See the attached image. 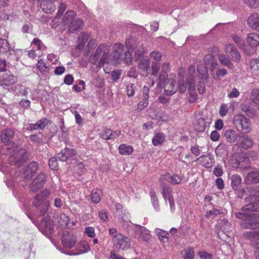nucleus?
Here are the masks:
<instances>
[{"mask_svg": "<svg viewBox=\"0 0 259 259\" xmlns=\"http://www.w3.org/2000/svg\"><path fill=\"white\" fill-rule=\"evenodd\" d=\"M83 25V21L80 19H74L66 26L69 32L74 33L79 29Z\"/></svg>", "mask_w": 259, "mask_h": 259, "instance_id": "c85d7f7f", "label": "nucleus"}, {"mask_svg": "<svg viewBox=\"0 0 259 259\" xmlns=\"http://www.w3.org/2000/svg\"><path fill=\"white\" fill-rule=\"evenodd\" d=\"M165 140V136L162 133H156L152 139V144L158 146L162 144Z\"/></svg>", "mask_w": 259, "mask_h": 259, "instance_id": "4c0bfd02", "label": "nucleus"}, {"mask_svg": "<svg viewBox=\"0 0 259 259\" xmlns=\"http://www.w3.org/2000/svg\"><path fill=\"white\" fill-rule=\"evenodd\" d=\"M38 168L37 162L32 161L25 168L24 171V178L26 180H30L34 175Z\"/></svg>", "mask_w": 259, "mask_h": 259, "instance_id": "a211bd4d", "label": "nucleus"}, {"mask_svg": "<svg viewBox=\"0 0 259 259\" xmlns=\"http://www.w3.org/2000/svg\"><path fill=\"white\" fill-rule=\"evenodd\" d=\"M250 98L253 103L259 105V90H253L251 92Z\"/></svg>", "mask_w": 259, "mask_h": 259, "instance_id": "13d9d810", "label": "nucleus"}, {"mask_svg": "<svg viewBox=\"0 0 259 259\" xmlns=\"http://www.w3.org/2000/svg\"><path fill=\"white\" fill-rule=\"evenodd\" d=\"M169 63L167 62H164L162 65L161 70L158 77V82L156 85L157 92L161 91L162 89V84L168 76L167 72L169 71Z\"/></svg>", "mask_w": 259, "mask_h": 259, "instance_id": "9d476101", "label": "nucleus"}, {"mask_svg": "<svg viewBox=\"0 0 259 259\" xmlns=\"http://www.w3.org/2000/svg\"><path fill=\"white\" fill-rule=\"evenodd\" d=\"M125 44L128 51L132 52L136 49L135 55L137 59L140 58L145 53L144 48L142 46H138L135 38L130 37L126 39Z\"/></svg>", "mask_w": 259, "mask_h": 259, "instance_id": "39448f33", "label": "nucleus"}, {"mask_svg": "<svg viewBox=\"0 0 259 259\" xmlns=\"http://www.w3.org/2000/svg\"><path fill=\"white\" fill-rule=\"evenodd\" d=\"M188 83L190 84V88L191 89V91L189 92L188 100L189 102L191 103H193L196 102L197 98V93L195 91V85L194 83V81H189L188 80Z\"/></svg>", "mask_w": 259, "mask_h": 259, "instance_id": "72a5a7b5", "label": "nucleus"}, {"mask_svg": "<svg viewBox=\"0 0 259 259\" xmlns=\"http://www.w3.org/2000/svg\"><path fill=\"white\" fill-rule=\"evenodd\" d=\"M231 186L233 189L238 190L241 185V178L238 175H233L231 177Z\"/></svg>", "mask_w": 259, "mask_h": 259, "instance_id": "a19ab883", "label": "nucleus"}, {"mask_svg": "<svg viewBox=\"0 0 259 259\" xmlns=\"http://www.w3.org/2000/svg\"><path fill=\"white\" fill-rule=\"evenodd\" d=\"M137 228L135 230V235L137 238H141L142 240L148 241L151 238V235L149 231L145 227L135 225Z\"/></svg>", "mask_w": 259, "mask_h": 259, "instance_id": "6ab92c4d", "label": "nucleus"}, {"mask_svg": "<svg viewBox=\"0 0 259 259\" xmlns=\"http://www.w3.org/2000/svg\"><path fill=\"white\" fill-rule=\"evenodd\" d=\"M50 195V192L45 189L34 197L32 204L37 208L40 217L44 215L48 210L50 203L47 199Z\"/></svg>", "mask_w": 259, "mask_h": 259, "instance_id": "f03ea898", "label": "nucleus"}, {"mask_svg": "<svg viewBox=\"0 0 259 259\" xmlns=\"http://www.w3.org/2000/svg\"><path fill=\"white\" fill-rule=\"evenodd\" d=\"M160 69L159 64H156L155 63H152L151 69L152 73L151 77L149 78L150 85L153 86L155 82L158 80L157 75Z\"/></svg>", "mask_w": 259, "mask_h": 259, "instance_id": "cd10ccee", "label": "nucleus"}, {"mask_svg": "<svg viewBox=\"0 0 259 259\" xmlns=\"http://www.w3.org/2000/svg\"><path fill=\"white\" fill-rule=\"evenodd\" d=\"M202 166L205 167H209L211 166V160L206 156L202 155L198 158L196 160Z\"/></svg>", "mask_w": 259, "mask_h": 259, "instance_id": "864d4df0", "label": "nucleus"}, {"mask_svg": "<svg viewBox=\"0 0 259 259\" xmlns=\"http://www.w3.org/2000/svg\"><path fill=\"white\" fill-rule=\"evenodd\" d=\"M17 81V77L12 74L10 71H6L1 75L0 84L4 89L10 90L9 87Z\"/></svg>", "mask_w": 259, "mask_h": 259, "instance_id": "423d86ee", "label": "nucleus"}, {"mask_svg": "<svg viewBox=\"0 0 259 259\" xmlns=\"http://www.w3.org/2000/svg\"><path fill=\"white\" fill-rule=\"evenodd\" d=\"M76 154V151L72 148H64L57 154L58 160L61 161H66L69 158Z\"/></svg>", "mask_w": 259, "mask_h": 259, "instance_id": "f3484780", "label": "nucleus"}, {"mask_svg": "<svg viewBox=\"0 0 259 259\" xmlns=\"http://www.w3.org/2000/svg\"><path fill=\"white\" fill-rule=\"evenodd\" d=\"M194 128L198 132H203L205 128V121L203 118L198 119L194 123Z\"/></svg>", "mask_w": 259, "mask_h": 259, "instance_id": "603ef678", "label": "nucleus"}, {"mask_svg": "<svg viewBox=\"0 0 259 259\" xmlns=\"http://www.w3.org/2000/svg\"><path fill=\"white\" fill-rule=\"evenodd\" d=\"M136 86L134 83H130L126 86V94L128 97H132L135 94Z\"/></svg>", "mask_w": 259, "mask_h": 259, "instance_id": "052dcab7", "label": "nucleus"}, {"mask_svg": "<svg viewBox=\"0 0 259 259\" xmlns=\"http://www.w3.org/2000/svg\"><path fill=\"white\" fill-rule=\"evenodd\" d=\"M227 73V70L223 68L218 70L215 74L214 73H211V76L214 79L218 80L220 79L221 77H223Z\"/></svg>", "mask_w": 259, "mask_h": 259, "instance_id": "4d7b16f0", "label": "nucleus"}, {"mask_svg": "<svg viewBox=\"0 0 259 259\" xmlns=\"http://www.w3.org/2000/svg\"><path fill=\"white\" fill-rule=\"evenodd\" d=\"M41 233L47 237L53 232V225L50 217L44 218L39 228Z\"/></svg>", "mask_w": 259, "mask_h": 259, "instance_id": "f8f14e48", "label": "nucleus"}, {"mask_svg": "<svg viewBox=\"0 0 259 259\" xmlns=\"http://www.w3.org/2000/svg\"><path fill=\"white\" fill-rule=\"evenodd\" d=\"M215 59L214 58V56L212 54H207L205 55L204 57V65L208 66L211 63L212 61L215 60Z\"/></svg>", "mask_w": 259, "mask_h": 259, "instance_id": "69168bd1", "label": "nucleus"}, {"mask_svg": "<svg viewBox=\"0 0 259 259\" xmlns=\"http://www.w3.org/2000/svg\"><path fill=\"white\" fill-rule=\"evenodd\" d=\"M150 56L152 63H155L156 64H159L162 58V55L160 52L157 51H152L151 52Z\"/></svg>", "mask_w": 259, "mask_h": 259, "instance_id": "09e8293b", "label": "nucleus"}, {"mask_svg": "<svg viewBox=\"0 0 259 259\" xmlns=\"http://www.w3.org/2000/svg\"><path fill=\"white\" fill-rule=\"evenodd\" d=\"M15 133L14 130L11 128L5 129L1 134V140L3 143L13 142L12 141Z\"/></svg>", "mask_w": 259, "mask_h": 259, "instance_id": "393cba45", "label": "nucleus"}, {"mask_svg": "<svg viewBox=\"0 0 259 259\" xmlns=\"http://www.w3.org/2000/svg\"><path fill=\"white\" fill-rule=\"evenodd\" d=\"M235 120L236 124L240 125L241 131L245 134L251 131V123L250 120L242 115H238L235 116Z\"/></svg>", "mask_w": 259, "mask_h": 259, "instance_id": "1a4fd4ad", "label": "nucleus"}, {"mask_svg": "<svg viewBox=\"0 0 259 259\" xmlns=\"http://www.w3.org/2000/svg\"><path fill=\"white\" fill-rule=\"evenodd\" d=\"M61 241L65 248H71L74 246L77 240L75 235L66 231L63 232Z\"/></svg>", "mask_w": 259, "mask_h": 259, "instance_id": "9b49d317", "label": "nucleus"}, {"mask_svg": "<svg viewBox=\"0 0 259 259\" xmlns=\"http://www.w3.org/2000/svg\"><path fill=\"white\" fill-rule=\"evenodd\" d=\"M218 59L220 63L224 66H226L229 68H232L233 66L230 58L227 57L224 54H221L219 55Z\"/></svg>", "mask_w": 259, "mask_h": 259, "instance_id": "ea45409f", "label": "nucleus"}, {"mask_svg": "<svg viewBox=\"0 0 259 259\" xmlns=\"http://www.w3.org/2000/svg\"><path fill=\"white\" fill-rule=\"evenodd\" d=\"M231 224L226 219L218 220L215 225V229L218 231V234L220 236V232L223 233L228 232L231 228Z\"/></svg>", "mask_w": 259, "mask_h": 259, "instance_id": "5701e85b", "label": "nucleus"}, {"mask_svg": "<svg viewBox=\"0 0 259 259\" xmlns=\"http://www.w3.org/2000/svg\"><path fill=\"white\" fill-rule=\"evenodd\" d=\"M162 195L165 201L170 200L173 198L171 188L166 185H162Z\"/></svg>", "mask_w": 259, "mask_h": 259, "instance_id": "f704fd0d", "label": "nucleus"}, {"mask_svg": "<svg viewBox=\"0 0 259 259\" xmlns=\"http://www.w3.org/2000/svg\"><path fill=\"white\" fill-rule=\"evenodd\" d=\"M162 87L164 88L165 94L167 96H171L175 94L178 90V84L176 80V77H167L162 84Z\"/></svg>", "mask_w": 259, "mask_h": 259, "instance_id": "0eeeda50", "label": "nucleus"}, {"mask_svg": "<svg viewBox=\"0 0 259 259\" xmlns=\"http://www.w3.org/2000/svg\"><path fill=\"white\" fill-rule=\"evenodd\" d=\"M40 7L46 13H52L55 10L54 3L51 1H42L40 4Z\"/></svg>", "mask_w": 259, "mask_h": 259, "instance_id": "473e14b6", "label": "nucleus"}, {"mask_svg": "<svg viewBox=\"0 0 259 259\" xmlns=\"http://www.w3.org/2000/svg\"><path fill=\"white\" fill-rule=\"evenodd\" d=\"M222 213V211L218 208H213L211 210L207 211L206 213L205 217L206 218H209L211 216H217Z\"/></svg>", "mask_w": 259, "mask_h": 259, "instance_id": "680f3d73", "label": "nucleus"}, {"mask_svg": "<svg viewBox=\"0 0 259 259\" xmlns=\"http://www.w3.org/2000/svg\"><path fill=\"white\" fill-rule=\"evenodd\" d=\"M245 182L246 184L257 183L259 182V172L253 171L247 174Z\"/></svg>", "mask_w": 259, "mask_h": 259, "instance_id": "7c9ffc66", "label": "nucleus"}, {"mask_svg": "<svg viewBox=\"0 0 259 259\" xmlns=\"http://www.w3.org/2000/svg\"><path fill=\"white\" fill-rule=\"evenodd\" d=\"M77 249L79 250V252L70 253V252H64L65 254L70 255H77L82 253H86L90 250V247L88 243L85 241H81L77 246Z\"/></svg>", "mask_w": 259, "mask_h": 259, "instance_id": "a878e982", "label": "nucleus"}, {"mask_svg": "<svg viewBox=\"0 0 259 259\" xmlns=\"http://www.w3.org/2000/svg\"><path fill=\"white\" fill-rule=\"evenodd\" d=\"M248 26L252 29L259 31V14L252 13L250 15L247 20Z\"/></svg>", "mask_w": 259, "mask_h": 259, "instance_id": "4be33fe9", "label": "nucleus"}, {"mask_svg": "<svg viewBox=\"0 0 259 259\" xmlns=\"http://www.w3.org/2000/svg\"><path fill=\"white\" fill-rule=\"evenodd\" d=\"M237 143L241 148L246 150L250 148L254 142L253 139L248 135H239Z\"/></svg>", "mask_w": 259, "mask_h": 259, "instance_id": "dca6fc26", "label": "nucleus"}, {"mask_svg": "<svg viewBox=\"0 0 259 259\" xmlns=\"http://www.w3.org/2000/svg\"><path fill=\"white\" fill-rule=\"evenodd\" d=\"M166 181L171 183L172 185H177L181 183L182 178L180 175L178 174H175L172 176H170L168 174L166 177Z\"/></svg>", "mask_w": 259, "mask_h": 259, "instance_id": "37998d69", "label": "nucleus"}, {"mask_svg": "<svg viewBox=\"0 0 259 259\" xmlns=\"http://www.w3.org/2000/svg\"><path fill=\"white\" fill-rule=\"evenodd\" d=\"M58 160L57 156L56 157H52L50 159L49 161V165L52 169L56 170L58 169Z\"/></svg>", "mask_w": 259, "mask_h": 259, "instance_id": "e2e57ef3", "label": "nucleus"}, {"mask_svg": "<svg viewBox=\"0 0 259 259\" xmlns=\"http://www.w3.org/2000/svg\"><path fill=\"white\" fill-rule=\"evenodd\" d=\"M247 42L252 47H256L259 45V34L255 33H251L248 34L247 37Z\"/></svg>", "mask_w": 259, "mask_h": 259, "instance_id": "c9c22d12", "label": "nucleus"}, {"mask_svg": "<svg viewBox=\"0 0 259 259\" xmlns=\"http://www.w3.org/2000/svg\"><path fill=\"white\" fill-rule=\"evenodd\" d=\"M150 196L151 197V203L154 210L157 212L159 211L160 210V207L157 195L154 191H151L150 192Z\"/></svg>", "mask_w": 259, "mask_h": 259, "instance_id": "a18cd8bd", "label": "nucleus"}, {"mask_svg": "<svg viewBox=\"0 0 259 259\" xmlns=\"http://www.w3.org/2000/svg\"><path fill=\"white\" fill-rule=\"evenodd\" d=\"M184 259H194V251L192 247H189L188 248L182 251L181 252Z\"/></svg>", "mask_w": 259, "mask_h": 259, "instance_id": "de8ad7c7", "label": "nucleus"}, {"mask_svg": "<svg viewBox=\"0 0 259 259\" xmlns=\"http://www.w3.org/2000/svg\"><path fill=\"white\" fill-rule=\"evenodd\" d=\"M36 66L41 72H44L46 71L48 67L47 63H46L45 61L42 59H40L38 61L36 64Z\"/></svg>", "mask_w": 259, "mask_h": 259, "instance_id": "bf43d9fd", "label": "nucleus"}, {"mask_svg": "<svg viewBox=\"0 0 259 259\" xmlns=\"http://www.w3.org/2000/svg\"><path fill=\"white\" fill-rule=\"evenodd\" d=\"M105 49H106V47L104 45H100L96 49L95 53L90 56L89 58V61L92 64H95L103 52L102 56L97 65V67L99 69L102 67H104V65L106 64H108L109 63L108 60L109 53L108 52H106L104 51Z\"/></svg>", "mask_w": 259, "mask_h": 259, "instance_id": "7ed1b4c3", "label": "nucleus"}, {"mask_svg": "<svg viewBox=\"0 0 259 259\" xmlns=\"http://www.w3.org/2000/svg\"><path fill=\"white\" fill-rule=\"evenodd\" d=\"M102 191L100 189H96L92 190L91 194L92 200L95 203L99 202L101 199Z\"/></svg>", "mask_w": 259, "mask_h": 259, "instance_id": "3c124183", "label": "nucleus"}, {"mask_svg": "<svg viewBox=\"0 0 259 259\" xmlns=\"http://www.w3.org/2000/svg\"><path fill=\"white\" fill-rule=\"evenodd\" d=\"M115 209H116V214L118 215V216L122 219L124 221H126L124 218L125 217V218L128 220L130 214L127 211L126 209H123V206L121 204L119 203H116L115 204Z\"/></svg>", "mask_w": 259, "mask_h": 259, "instance_id": "bb28decb", "label": "nucleus"}, {"mask_svg": "<svg viewBox=\"0 0 259 259\" xmlns=\"http://www.w3.org/2000/svg\"><path fill=\"white\" fill-rule=\"evenodd\" d=\"M150 89L148 86H144L143 90V101L138 104L137 109L142 110L147 107L149 103V93Z\"/></svg>", "mask_w": 259, "mask_h": 259, "instance_id": "b1692460", "label": "nucleus"}, {"mask_svg": "<svg viewBox=\"0 0 259 259\" xmlns=\"http://www.w3.org/2000/svg\"><path fill=\"white\" fill-rule=\"evenodd\" d=\"M30 140L35 144H40L42 142V138L37 134H32L29 136Z\"/></svg>", "mask_w": 259, "mask_h": 259, "instance_id": "0e129e2a", "label": "nucleus"}, {"mask_svg": "<svg viewBox=\"0 0 259 259\" xmlns=\"http://www.w3.org/2000/svg\"><path fill=\"white\" fill-rule=\"evenodd\" d=\"M159 240L163 242H166L168 240V233L165 231L159 229H156L155 230Z\"/></svg>", "mask_w": 259, "mask_h": 259, "instance_id": "5fc2aeb1", "label": "nucleus"}, {"mask_svg": "<svg viewBox=\"0 0 259 259\" xmlns=\"http://www.w3.org/2000/svg\"><path fill=\"white\" fill-rule=\"evenodd\" d=\"M225 51L228 57L233 61L235 62H238L241 58V55L235 47L232 44H228L226 45Z\"/></svg>", "mask_w": 259, "mask_h": 259, "instance_id": "ddd939ff", "label": "nucleus"}, {"mask_svg": "<svg viewBox=\"0 0 259 259\" xmlns=\"http://www.w3.org/2000/svg\"><path fill=\"white\" fill-rule=\"evenodd\" d=\"M249 203L244 206L242 210L244 211H259V203L256 201L249 202Z\"/></svg>", "mask_w": 259, "mask_h": 259, "instance_id": "58836bf2", "label": "nucleus"}, {"mask_svg": "<svg viewBox=\"0 0 259 259\" xmlns=\"http://www.w3.org/2000/svg\"><path fill=\"white\" fill-rule=\"evenodd\" d=\"M244 236L249 240L259 241V230L258 231H250L245 232Z\"/></svg>", "mask_w": 259, "mask_h": 259, "instance_id": "c03bdc74", "label": "nucleus"}, {"mask_svg": "<svg viewBox=\"0 0 259 259\" xmlns=\"http://www.w3.org/2000/svg\"><path fill=\"white\" fill-rule=\"evenodd\" d=\"M139 68L144 74L148 75L150 69V61L148 59H141L139 64Z\"/></svg>", "mask_w": 259, "mask_h": 259, "instance_id": "e433bc0d", "label": "nucleus"}, {"mask_svg": "<svg viewBox=\"0 0 259 259\" xmlns=\"http://www.w3.org/2000/svg\"><path fill=\"white\" fill-rule=\"evenodd\" d=\"M46 178V177L45 173H40L30 185V188L31 191L35 192L41 189L45 183Z\"/></svg>", "mask_w": 259, "mask_h": 259, "instance_id": "2eb2a0df", "label": "nucleus"}, {"mask_svg": "<svg viewBox=\"0 0 259 259\" xmlns=\"http://www.w3.org/2000/svg\"><path fill=\"white\" fill-rule=\"evenodd\" d=\"M198 255L201 259H212V255L205 251H199Z\"/></svg>", "mask_w": 259, "mask_h": 259, "instance_id": "774afa93", "label": "nucleus"}, {"mask_svg": "<svg viewBox=\"0 0 259 259\" xmlns=\"http://www.w3.org/2000/svg\"><path fill=\"white\" fill-rule=\"evenodd\" d=\"M27 159L26 151L25 149L19 148L8 159L9 165L7 163H0V170L5 175L12 176L14 172L11 166L14 165L19 167L23 165Z\"/></svg>", "mask_w": 259, "mask_h": 259, "instance_id": "f257e3e1", "label": "nucleus"}, {"mask_svg": "<svg viewBox=\"0 0 259 259\" xmlns=\"http://www.w3.org/2000/svg\"><path fill=\"white\" fill-rule=\"evenodd\" d=\"M197 71L202 79H206L208 77V70L206 66L202 64L197 66Z\"/></svg>", "mask_w": 259, "mask_h": 259, "instance_id": "8fccbe9b", "label": "nucleus"}, {"mask_svg": "<svg viewBox=\"0 0 259 259\" xmlns=\"http://www.w3.org/2000/svg\"><path fill=\"white\" fill-rule=\"evenodd\" d=\"M224 136L227 142L232 143L238 140L239 135H237L235 131L229 129L225 132Z\"/></svg>", "mask_w": 259, "mask_h": 259, "instance_id": "2f4dec72", "label": "nucleus"}, {"mask_svg": "<svg viewBox=\"0 0 259 259\" xmlns=\"http://www.w3.org/2000/svg\"><path fill=\"white\" fill-rule=\"evenodd\" d=\"M85 171L86 168L84 164L82 162L76 161V163L73 168L74 173L79 176L82 175Z\"/></svg>", "mask_w": 259, "mask_h": 259, "instance_id": "49530a36", "label": "nucleus"}, {"mask_svg": "<svg viewBox=\"0 0 259 259\" xmlns=\"http://www.w3.org/2000/svg\"><path fill=\"white\" fill-rule=\"evenodd\" d=\"M19 149L14 142L4 143L2 146L0 153L2 155H12Z\"/></svg>", "mask_w": 259, "mask_h": 259, "instance_id": "412c9836", "label": "nucleus"}, {"mask_svg": "<svg viewBox=\"0 0 259 259\" xmlns=\"http://www.w3.org/2000/svg\"><path fill=\"white\" fill-rule=\"evenodd\" d=\"M134 151L132 146L126 144H121L119 146V152L121 155H129L131 154Z\"/></svg>", "mask_w": 259, "mask_h": 259, "instance_id": "79ce46f5", "label": "nucleus"}, {"mask_svg": "<svg viewBox=\"0 0 259 259\" xmlns=\"http://www.w3.org/2000/svg\"><path fill=\"white\" fill-rule=\"evenodd\" d=\"M76 12L74 11H67L65 14L62 20L63 26L66 27L67 25H68L72 21L74 20Z\"/></svg>", "mask_w": 259, "mask_h": 259, "instance_id": "c756f323", "label": "nucleus"}, {"mask_svg": "<svg viewBox=\"0 0 259 259\" xmlns=\"http://www.w3.org/2000/svg\"><path fill=\"white\" fill-rule=\"evenodd\" d=\"M112 241L115 248L121 250L128 248L131 245L130 239L120 233L114 236Z\"/></svg>", "mask_w": 259, "mask_h": 259, "instance_id": "20e7f679", "label": "nucleus"}, {"mask_svg": "<svg viewBox=\"0 0 259 259\" xmlns=\"http://www.w3.org/2000/svg\"><path fill=\"white\" fill-rule=\"evenodd\" d=\"M121 134L119 130L112 131L110 128H105L101 131L99 135L100 137L105 140H114L118 138Z\"/></svg>", "mask_w": 259, "mask_h": 259, "instance_id": "aec40b11", "label": "nucleus"}, {"mask_svg": "<svg viewBox=\"0 0 259 259\" xmlns=\"http://www.w3.org/2000/svg\"><path fill=\"white\" fill-rule=\"evenodd\" d=\"M10 49V47L8 41L6 39L0 38V52L6 53Z\"/></svg>", "mask_w": 259, "mask_h": 259, "instance_id": "6e6d98bb", "label": "nucleus"}, {"mask_svg": "<svg viewBox=\"0 0 259 259\" xmlns=\"http://www.w3.org/2000/svg\"><path fill=\"white\" fill-rule=\"evenodd\" d=\"M50 121L47 118H43L34 123L27 124L26 130L30 132L35 130H42L49 124Z\"/></svg>", "mask_w": 259, "mask_h": 259, "instance_id": "4468645a", "label": "nucleus"}, {"mask_svg": "<svg viewBox=\"0 0 259 259\" xmlns=\"http://www.w3.org/2000/svg\"><path fill=\"white\" fill-rule=\"evenodd\" d=\"M251 244L256 249L254 251V255L257 259H259V241H257L254 240H250Z\"/></svg>", "mask_w": 259, "mask_h": 259, "instance_id": "338daca9", "label": "nucleus"}, {"mask_svg": "<svg viewBox=\"0 0 259 259\" xmlns=\"http://www.w3.org/2000/svg\"><path fill=\"white\" fill-rule=\"evenodd\" d=\"M235 217L239 220L244 221L241 223V226L244 229H253L256 227L257 224L250 220L251 215L245 212H236Z\"/></svg>", "mask_w": 259, "mask_h": 259, "instance_id": "6e6552de", "label": "nucleus"}]
</instances>
